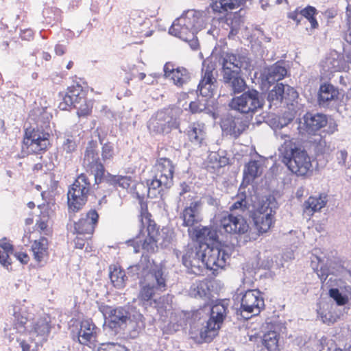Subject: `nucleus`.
I'll use <instances>...</instances> for the list:
<instances>
[{"instance_id": "1", "label": "nucleus", "mask_w": 351, "mask_h": 351, "mask_svg": "<svg viewBox=\"0 0 351 351\" xmlns=\"http://www.w3.org/2000/svg\"><path fill=\"white\" fill-rule=\"evenodd\" d=\"M215 281L204 280L193 283L189 289L190 296L204 301L203 306L193 314L194 322L191 330H199V343H210L218 335L219 330L228 312L226 300H214Z\"/></svg>"}, {"instance_id": "2", "label": "nucleus", "mask_w": 351, "mask_h": 351, "mask_svg": "<svg viewBox=\"0 0 351 351\" xmlns=\"http://www.w3.org/2000/svg\"><path fill=\"white\" fill-rule=\"evenodd\" d=\"M193 230L197 243L195 247L206 252L210 249H217L219 258L223 256L224 261H227L230 258L232 247L219 240L218 230H224L226 232L230 234L243 235L248 232L250 225L247 219L241 215L228 214L227 217H224L221 221L220 228L199 226L193 228Z\"/></svg>"}, {"instance_id": "3", "label": "nucleus", "mask_w": 351, "mask_h": 351, "mask_svg": "<svg viewBox=\"0 0 351 351\" xmlns=\"http://www.w3.org/2000/svg\"><path fill=\"white\" fill-rule=\"evenodd\" d=\"M308 142L285 141L278 148L279 156L288 169L297 176H304L312 167L311 158L306 147L312 143L316 156L329 154L331 149L325 136H314Z\"/></svg>"}, {"instance_id": "4", "label": "nucleus", "mask_w": 351, "mask_h": 351, "mask_svg": "<svg viewBox=\"0 0 351 351\" xmlns=\"http://www.w3.org/2000/svg\"><path fill=\"white\" fill-rule=\"evenodd\" d=\"M136 197L141 205V215L146 213V216L141 219V226L138 234L134 238L126 241L128 246H132L134 253H138L142 249L147 253H154L158 249V242L162 239L160 245L162 247H168L173 239L171 234L160 232L159 227L147 212V203L144 202V195L136 193Z\"/></svg>"}, {"instance_id": "5", "label": "nucleus", "mask_w": 351, "mask_h": 351, "mask_svg": "<svg viewBox=\"0 0 351 351\" xmlns=\"http://www.w3.org/2000/svg\"><path fill=\"white\" fill-rule=\"evenodd\" d=\"M219 257L217 249H210L206 252L194 246L186 250L182 263L189 274L204 276L206 270H210L214 276H217L219 269H223L227 263L224 256Z\"/></svg>"}, {"instance_id": "6", "label": "nucleus", "mask_w": 351, "mask_h": 351, "mask_svg": "<svg viewBox=\"0 0 351 351\" xmlns=\"http://www.w3.org/2000/svg\"><path fill=\"white\" fill-rule=\"evenodd\" d=\"M202 14L195 10L185 11L173 22L169 33L188 43L193 50H197L199 48L197 34L205 25Z\"/></svg>"}, {"instance_id": "7", "label": "nucleus", "mask_w": 351, "mask_h": 351, "mask_svg": "<svg viewBox=\"0 0 351 351\" xmlns=\"http://www.w3.org/2000/svg\"><path fill=\"white\" fill-rule=\"evenodd\" d=\"M298 130L302 135L317 136L320 131L332 135L338 130V124L330 115L308 110L299 118Z\"/></svg>"}, {"instance_id": "8", "label": "nucleus", "mask_w": 351, "mask_h": 351, "mask_svg": "<svg viewBox=\"0 0 351 351\" xmlns=\"http://www.w3.org/2000/svg\"><path fill=\"white\" fill-rule=\"evenodd\" d=\"M264 104L263 94L254 88L247 87L240 95L233 97L228 106L231 110L252 120L254 115L263 110Z\"/></svg>"}, {"instance_id": "9", "label": "nucleus", "mask_w": 351, "mask_h": 351, "mask_svg": "<svg viewBox=\"0 0 351 351\" xmlns=\"http://www.w3.org/2000/svg\"><path fill=\"white\" fill-rule=\"evenodd\" d=\"M93 189L91 183L85 173L77 176L74 182L69 187L67 192V204L69 212L77 213L81 210L88 201V195L97 199L95 193H90Z\"/></svg>"}, {"instance_id": "10", "label": "nucleus", "mask_w": 351, "mask_h": 351, "mask_svg": "<svg viewBox=\"0 0 351 351\" xmlns=\"http://www.w3.org/2000/svg\"><path fill=\"white\" fill-rule=\"evenodd\" d=\"M50 134L36 125L25 129L21 158L28 154H42L50 146ZM21 158V156H19Z\"/></svg>"}, {"instance_id": "11", "label": "nucleus", "mask_w": 351, "mask_h": 351, "mask_svg": "<svg viewBox=\"0 0 351 351\" xmlns=\"http://www.w3.org/2000/svg\"><path fill=\"white\" fill-rule=\"evenodd\" d=\"M181 112L182 110L179 108H167L158 110L149 120L147 128L150 132L155 134H168L173 129H178L179 133L181 134Z\"/></svg>"}, {"instance_id": "12", "label": "nucleus", "mask_w": 351, "mask_h": 351, "mask_svg": "<svg viewBox=\"0 0 351 351\" xmlns=\"http://www.w3.org/2000/svg\"><path fill=\"white\" fill-rule=\"evenodd\" d=\"M262 295L258 289L246 291L241 299V306L237 314L246 320L258 315L265 306Z\"/></svg>"}, {"instance_id": "13", "label": "nucleus", "mask_w": 351, "mask_h": 351, "mask_svg": "<svg viewBox=\"0 0 351 351\" xmlns=\"http://www.w3.org/2000/svg\"><path fill=\"white\" fill-rule=\"evenodd\" d=\"M343 97V90H340L330 82H324L319 87L317 104L320 107L332 109L342 102Z\"/></svg>"}, {"instance_id": "14", "label": "nucleus", "mask_w": 351, "mask_h": 351, "mask_svg": "<svg viewBox=\"0 0 351 351\" xmlns=\"http://www.w3.org/2000/svg\"><path fill=\"white\" fill-rule=\"evenodd\" d=\"M219 62L221 65V70L227 68L232 71L242 72V69L247 70L250 66V60L247 53L242 50L223 52Z\"/></svg>"}, {"instance_id": "15", "label": "nucleus", "mask_w": 351, "mask_h": 351, "mask_svg": "<svg viewBox=\"0 0 351 351\" xmlns=\"http://www.w3.org/2000/svg\"><path fill=\"white\" fill-rule=\"evenodd\" d=\"M252 120L246 117L234 116L229 113L222 119L223 131L237 139L248 127Z\"/></svg>"}, {"instance_id": "16", "label": "nucleus", "mask_w": 351, "mask_h": 351, "mask_svg": "<svg viewBox=\"0 0 351 351\" xmlns=\"http://www.w3.org/2000/svg\"><path fill=\"white\" fill-rule=\"evenodd\" d=\"M164 77L173 81L175 86L182 88L192 80V73L185 67L177 66L171 62H167L163 66Z\"/></svg>"}, {"instance_id": "17", "label": "nucleus", "mask_w": 351, "mask_h": 351, "mask_svg": "<svg viewBox=\"0 0 351 351\" xmlns=\"http://www.w3.org/2000/svg\"><path fill=\"white\" fill-rule=\"evenodd\" d=\"M132 308L127 306L116 308L106 306L104 314L108 315L110 327L115 329L121 328L125 326L128 321H132Z\"/></svg>"}, {"instance_id": "18", "label": "nucleus", "mask_w": 351, "mask_h": 351, "mask_svg": "<svg viewBox=\"0 0 351 351\" xmlns=\"http://www.w3.org/2000/svg\"><path fill=\"white\" fill-rule=\"evenodd\" d=\"M91 173L94 175V186H97V188L101 187V184L106 183L107 187L104 190V193L108 195H110L113 191L117 189L118 175H112L107 171L102 163H97Z\"/></svg>"}, {"instance_id": "19", "label": "nucleus", "mask_w": 351, "mask_h": 351, "mask_svg": "<svg viewBox=\"0 0 351 351\" xmlns=\"http://www.w3.org/2000/svg\"><path fill=\"white\" fill-rule=\"evenodd\" d=\"M224 84L230 88L231 95L236 96L247 88L245 79L242 76V72L232 71L230 69L225 68L221 70Z\"/></svg>"}, {"instance_id": "20", "label": "nucleus", "mask_w": 351, "mask_h": 351, "mask_svg": "<svg viewBox=\"0 0 351 351\" xmlns=\"http://www.w3.org/2000/svg\"><path fill=\"white\" fill-rule=\"evenodd\" d=\"M146 280L155 286L160 291H164L167 288L168 271L165 265L154 262L149 269H147Z\"/></svg>"}, {"instance_id": "21", "label": "nucleus", "mask_w": 351, "mask_h": 351, "mask_svg": "<svg viewBox=\"0 0 351 351\" xmlns=\"http://www.w3.org/2000/svg\"><path fill=\"white\" fill-rule=\"evenodd\" d=\"M322 75L326 76L337 71H341L345 67L343 55L336 50L331 51L320 62Z\"/></svg>"}, {"instance_id": "22", "label": "nucleus", "mask_w": 351, "mask_h": 351, "mask_svg": "<svg viewBox=\"0 0 351 351\" xmlns=\"http://www.w3.org/2000/svg\"><path fill=\"white\" fill-rule=\"evenodd\" d=\"M99 221V214L96 208L90 210L74 223V229L79 234H92Z\"/></svg>"}, {"instance_id": "23", "label": "nucleus", "mask_w": 351, "mask_h": 351, "mask_svg": "<svg viewBox=\"0 0 351 351\" xmlns=\"http://www.w3.org/2000/svg\"><path fill=\"white\" fill-rule=\"evenodd\" d=\"M86 94L82 90L80 85L77 87L68 88L66 93L62 98V101L59 104L58 108L61 110H69L71 108H75L76 106L85 102Z\"/></svg>"}, {"instance_id": "24", "label": "nucleus", "mask_w": 351, "mask_h": 351, "mask_svg": "<svg viewBox=\"0 0 351 351\" xmlns=\"http://www.w3.org/2000/svg\"><path fill=\"white\" fill-rule=\"evenodd\" d=\"M287 74V69L285 66V62L283 60H280L266 68L261 75H263V79L271 84L282 80Z\"/></svg>"}, {"instance_id": "25", "label": "nucleus", "mask_w": 351, "mask_h": 351, "mask_svg": "<svg viewBox=\"0 0 351 351\" xmlns=\"http://www.w3.org/2000/svg\"><path fill=\"white\" fill-rule=\"evenodd\" d=\"M51 329V319L48 316L40 317L34 323L32 333L38 339L37 343L47 341Z\"/></svg>"}, {"instance_id": "26", "label": "nucleus", "mask_w": 351, "mask_h": 351, "mask_svg": "<svg viewBox=\"0 0 351 351\" xmlns=\"http://www.w3.org/2000/svg\"><path fill=\"white\" fill-rule=\"evenodd\" d=\"M220 23L225 29H230L228 38H233L236 36L240 29L243 20L238 12L227 14L224 17L220 19Z\"/></svg>"}, {"instance_id": "27", "label": "nucleus", "mask_w": 351, "mask_h": 351, "mask_svg": "<svg viewBox=\"0 0 351 351\" xmlns=\"http://www.w3.org/2000/svg\"><path fill=\"white\" fill-rule=\"evenodd\" d=\"M156 167V174L166 180V185L172 186L175 169L173 162L167 158H160L157 160Z\"/></svg>"}, {"instance_id": "28", "label": "nucleus", "mask_w": 351, "mask_h": 351, "mask_svg": "<svg viewBox=\"0 0 351 351\" xmlns=\"http://www.w3.org/2000/svg\"><path fill=\"white\" fill-rule=\"evenodd\" d=\"M278 208V203L273 195L263 197L258 203L257 207L250 212V214L265 215L271 213L274 216L276 210Z\"/></svg>"}, {"instance_id": "29", "label": "nucleus", "mask_w": 351, "mask_h": 351, "mask_svg": "<svg viewBox=\"0 0 351 351\" xmlns=\"http://www.w3.org/2000/svg\"><path fill=\"white\" fill-rule=\"evenodd\" d=\"M148 196L151 198H162L164 190L171 188L166 185V180L156 174L152 180H147Z\"/></svg>"}, {"instance_id": "30", "label": "nucleus", "mask_w": 351, "mask_h": 351, "mask_svg": "<svg viewBox=\"0 0 351 351\" xmlns=\"http://www.w3.org/2000/svg\"><path fill=\"white\" fill-rule=\"evenodd\" d=\"M285 84L282 82L276 83L274 87L269 90L267 96L269 109H276L284 102Z\"/></svg>"}, {"instance_id": "31", "label": "nucleus", "mask_w": 351, "mask_h": 351, "mask_svg": "<svg viewBox=\"0 0 351 351\" xmlns=\"http://www.w3.org/2000/svg\"><path fill=\"white\" fill-rule=\"evenodd\" d=\"M217 79H211V80L206 81V78H201L196 90H189V93H193L195 92L197 96H202L208 99L213 97L217 89Z\"/></svg>"}, {"instance_id": "32", "label": "nucleus", "mask_w": 351, "mask_h": 351, "mask_svg": "<svg viewBox=\"0 0 351 351\" xmlns=\"http://www.w3.org/2000/svg\"><path fill=\"white\" fill-rule=\"evenodd\" d=\"M95 325L91 320H82L80 324V328L77 332V339L80 344L88 345L94 338V330Z\"/></svg>"}, {"instance_id": "33", "label": "nucleus", "mask_w": 351, "mask_h": 351, "mask_svg": "<svg viewBox=\"0 0 351 351\" xmlns=\"http://www.w3.org/2000/svg\"><path fill=\"white\" fill-rule=\"evenodd\" d=\"M84 163L89 166L92 171L97 163H101L99 157L98 143L91 140L88 142L84 153Z\"/></svg>"}, {"instance_id": "34", "label": "nucleus", "mask_w": 351, "mask_h": 351, "mask_svg": "<svg viewBox=\"0 0 351 351\" xmlns=\"http://www.w3.org/2000/svg\"><path fill=\"white\" fill-rule=\"evenodd\" d=\"M250 217L259 234L267 232L274 222V216H271V213L265 215L250 214Z\"/></svg>"}, {"instance_id": "35", "label": "nucleus", "mask_w": 351, "mask_h": 351, "mask_svg": "<svg viewBox=\"0 0 351 351\" xmlns=\"http://www.w3.org/2000/svg\"><path fill=\"white\" fill-rule=\"evenodd\" d=\"M245 0H212L210 8L214 13H221L241 6Z\"/></svg>"}, {"instance_id": "36", "label": "nucleus", "mask_w": 351, "mask_h": 351, "mask_svg": "<svg viewBox=\"0 0 351 351\" xmlns=\"http://www.w3.org/2000/svg\"><path fill=\"white\" fill-rule=\"evenodd\" d=\"M109 278L112 285L117 289H122L125 285V282L128 280L126 272L119 266L110 265Z\"/></svg>"}, {"instance_id": "37", "label": "nucleus", "mask_w": 351, "mask_h": 351, "mask_svg": "<svg viewBox=\"0 0 351 351\" xmlns=\"http://www.w3.org/2000/svg\"><path fill=\"white\" fill-rule=\"evenodd\" d=\"M147 267V265L143 263H138L136 265H130L127 269L126 275L128 278H130L131 280L133 281L138 279L140 283H142L143 280L146 282Z\"/></svg>"}, {"instance_id": "38", "label": "nucleus", "mask_w": 351, "mask_h": 351, "mask_svg": "<svg viewBox=\"0 0 351 351\" xmlns=\"http://www.w3.org/2000/svg\"><path fill=\"white\" fill-rule=\"evenodd\" d=\"M261 351H279L278 335L274 331L265 333L261 339Z\"/></svg>"}, {"instance_id": "39", "label": "nucleus", "mask_w": 351, "mask_h": 351, "mask_svg": "<svg viewBox=\"0 0 351 351\" xmlns=\"http://www.w3.org/2000/svg\"><path fill=\"white\" fill-rule=\"evenodd\" d=\"M327 202V195L325 194H319L317 196H310L304 203L305 210L315 213L324 208Z\"/></svg>"}, {"instance_id": "40", "label": "nucleus", "mask_w": 351, "mask_h": 351, "mask_svg": "<svg viewBox=\"0 0 351 351\" xmlns=\"http://www.w3.org/2000/svg\"><path fill=\"white\" fill-rule=\"evenodd\" d=\"M202 126L198 123L190 124L186 129V134L189 141L194 145H200L204 138V132Z\"/></svg>"}, {"instance_id": "41", "label": "nucleus", "mask_w": 351, "mask_h": 351, "mask_svg": "<svg viewBox=\"0 0 351 351\" xmlns=\"http://www.w3.org/2000/svg\"><path fill=\"white\" fill-rule=\"evenodd\" d=\"M260 165L258 162L255 160H251L245 164L243 169V180L248 185L255 178L259 176L258 170Z\"/></svg>"}, {"instance_id": "42", "label": "nucleus", "mask_w": 351, "mask_h": 351, "mask_svg": "<svg viewBox=\"0 0 351 351\" xmlns=\"http://www.w3.org/2000/svg\"><path fill=\"white\" fill-rule=\"evenodd\" d=\"M14 326L19 332H23L26 330L25 324L29 317L27 312L22 308H14Z\"/></svg>"}, {"instance_id": "43", "label": "nucleus", "mask_w": 351, "mask_h": 351, "mask_svg": "<svg viewBox=\"0 0 351 351\" xmlns=\"http://www.w3.org/2000/svg\"><path fill=\"white\" fill-rule=\"evenodd\" d=\"M209 99L204 97L202 99H197L190 102L189 108L192 114L205 112L215 117V112L208 106Z\"/></svg>"}, {"instance_id": "44", "label": "nucleus", "mask_w": 351, "mask_h": 351, "mask_svg": "<svg viewBox=\"0 0 351 351\" xmlns=\"http://www.w3.org/2000/svg\"><path fill=\"white\" fill-rule=\"evenodd\" d=\"M300 12L302 20L303 19H306L310 23L312 29H317L319 27V23L316 19L318 10L315 7L310 5H308L303 8L300 7Z\"/></svg>"}, {"instance_id": "45", "label": "nucleus", "mask_w": 351, "mask_h": 351, "mask_svg": "<svg viewBox=\"0 0 351 351\" xmlns=\"http://www.w3.org/2000/svg\"><path fill=\"white\" fill-rule=\"evenodd\" d=\"M43 17L45 23L51 26L56 24L61 20L60 10L57 8H45L43 12Z\"/></svg>"}, {"instance_id": "46", "label": "nucleus", "mask_w": 351, "mask_h": 351, "mask_svg": "<svg viewBox=\"0 0 351 351\" xmlns=\"http://www.w3.org/2000/svg\"><path fill=\"white\" fill-rule=\"evenodd\" d=\"M209 162L215 164L217 167H223L229 164V158L226 156L225 151L212 152L208 156Z\"/></svg>"}, {"instance_id": "47", "label": "nucleus", "mask_w": 351, "mask_h": 351, "mask_svg": "<svg viewBox=\"0 0 351 351\" xmlns=\"http://www.w3.org/2000/svg\"><path fill=\"white\" fill-rule=\"evenodd\" d=\"M156 291L158 290L155 288V286L147 282L141 288L138 298L142 301L149 302L152 300Z\"/></svg>"}, {"instance_id": "48", "label": "nucleus", "mask_w": 351, "mask_h": 351, "mask_svg": "<svg viewBox=\"0 0 351 351\" xmlns=\"http://www.w3.org/2000/svg\"><path fill=\"white\" fill-rule=\"evenodd\" d=\"M198 213L195 211L190 212L189 210L184 208L180 214V218L182 219V226L184 227H191L195 223H197Z\"/></svg>"}, {"instance_id": "49", "label": "nucleus", "mask_w": 351, "mask_h": 351, "mask_svg": "<svg viewBox=\"0 0 351 351\" xmlns=\"http://www.w3.org/2000/svg\"><path fill=\"white\" fill-rule=\"evenodd\" d=\"M328 295L338 306H343L348 302V296L343 294L338 288H329Z\"/></svg>"}, {"instance_id": "50", "label": "nucleus", "mask_w": 351, "mask_h": 351, "mask_svg": "<svg viewBox=\"0 0 351 351\" xmlns=\"http://www.w3.org/2000/svg\"><path fill=\"white\" fill-rule=\"evenodd\" d=\"M99 140L101 145H102L101 147V156L104 160H106L108 159L112 158L114 156V146L113 144L110 142L103 143V138L99 134Z\"/></svg>"}, {"instance_id": "51", "label": "nucleus", "mask_w": 351, "mask_h": 351, "mask_svg": "<svg viewBox=\"0 0 351 351\" xmlns=\"http://www.w3.org/2000/svg\"><path fill=\"white\" fill-rule=\"evenodd\" d=\"M215 69V64L209 60H205L202 62V77L206 78V81L211 80V79H216L213 76V71Z\"/></svg>"}, {"instance_id": "52", "label": "nucleus", "mask_w": 351, "mask_h": 351, "mask_svg": "<svg viewBox=\"0 0 351 351\" xmlns=\"http://www.w3.org/2000/svg\"><path fill=\"white\" fill-rule=\"evenodd\" d=\"M298 97V93L294 88L285 84L284 101L286 105L293 104V102L295 101Z\"/></svg>"}, {"instance_id": "53", "label": "nucleus", "mask_w": 351, "mask_h": 351, "mask_svg": "<svg viewBox=\"0 0 351 351\" xmlns=\"http://www.w3.org/2000/svg\"><path fill=\"white\" fill-rule=\"evenodd\" d=\"M92 108L93 103L91 100H87L86 97L85 102H82L80 105L75 106L77 116L79 117H86L91 112Z\"/></svg>"}, {"instance_id": "54", "label": "nucleus", "mask_w": 351, "mask_h": 351, "mask_svg": "<svg viewBox=\"0 0 351 351\" xmlns=\"http://www.w3.org/2000/svg\"><path fill=\"white\" fill-rule=\"evenodd\" d=\"M49 241L45 237H40L39 239L35 240L32 245V251H44L48 250Z\"/></svg>"}, {"instance_id": "55", "label": "nucleus", "mask_w": 351, "mask_h": 351, "mask_svg": "<svg viewBox=\"0 0 351 351\" xmlns=\"http://www.w3.org/2000/svg\"><path fill=\"white\" fill-rule=\"evenodd\" d=\"M58 154L56 152L55 153H49V160L43 161V167L46 168L45 172L51 171H53L55 167H56V165L55 164V161L58 160Z\"/></svg>"}, {"instance_id": "56", "label": "nucleus", "mask_w": 351, "mask_h": 351, "mask_svg": "<svg viewBox=\"0 0 351 351\" xmlns=\"http://www.w3.org/2000/svg\"><path fill=\"white\" fill-rule=\"evenodd\" d=\"M76 147L77 144L74 139L72 138H66L62 143V149L67 154H70L74 152Z\"/></svg>"}, {"instance_id": "57", "label": "nucleus", "mask_w": 351, "mask_h": 351, "mask_svg": "<svg viewBox=\"0 0 351 351\" xmlns=\"http://www.w3.org/2000/svg\"><path fill=\"white\" fill-rule=\"evenodd\" d=\"M132 182V178L130 176H120L118 175L117 183V189L118 187H121L122 189H128L130 187V184Z\"/></svg>"}, {"instance_id": "58", "label": "nucleus", "mask_w": 351, "mask_h": 351, "mask_svg": "<svg viewBox=\"0 0 351 351\" xmlns=\"http://www.w3.org/2000/svg\"><path fill=\"white\" fill-rule=\"evenodd\" d=\"M346 14L348 19V32L345 35V40L347 43L351 44V8L349 4L347 5L346 8Z\"/></svg>"}, {"instance_id": "59", "label": "nucleus", "mask_w": 351, "mask_h": 351, "mask_svg": "<svg viewBox=\"0 0 351 351\" xmlns=\"http://www.w3.org/2000/svg\"><path fill=\"white\" fill-rule=\"evenodd\" d=\"M313 269L316 271L322 283L324 284L329 275V268L326 265H322L319 269L317 268L315 269L314 267Z\"/></svg>"}, {"instance_id": "60", "label": "nucleus", "mask_w": 351, "mask_h": 351, "mask_svg": "<svg viewBox=\"0 0 351 351\" xmlns=\"http://www.w3.org/2000/svg\"><path fill=\"white\" fill-rule=\"evenodd\" d=\"M291 121V119H289L288 121L284 117H278L274 118L271 120L273 123V127L275 129H281L285 126L287 125V124Z\"/></svg>"}, {"instance_id": "61", "label": "nucleus", "mask_w": 351, "mask_h": 351, "mask_svg": "<svg viewBox=\"0 0 351 351\" xmlns=\"http://www.w3.org/2000/svg\"><path fill=\"white\" fill-rule=\"evenodd\" d=\"M300 7H298L295 10L289 12L287 14V17L289 19L293 20L296 23L297 25L300 24L302 21V16L300 15Z\"/></svg>"}, {"instance_id": "62", "label": "nucleus", "mask_w": 351, "mask_h": 351, "mask_svg": "<svg viewBox=\"0 0 351 351\" xmlns=\"http://www.w3.org/2000/svg\"><path fill=\"white\" fill-rule=\"evenodd\" d=\"M0 247L3 250L2 252L8 253V254H14V246L7 241L6 238L0 240Z\"/></svg>"}, {"instance_id": "63", "label": "nucleus", "mask_w": 351, "mask_h": 351, "mask_svg": "<svg viewBox=\"0 0 351 351\" xmlns=\"http://www.w3.org/2000/svg\"><path fill=\"white\" fill-rule=\"evenodd\" d=\"M34 254V258L38 263H41L42 261H44L45 259H47L49 256V252L48 250H44V251H32Z\"/></svg>"}, {"instance_id": "64", "label": "nucleus", "mask_w": 351, "mask_h": 351, "mask_svg": "<svg viewBox=\"0 0 351 351\" xmlns=\"http://www.w3.org/2000/svg\"><path fill=\"white\" fill-rule=\"evenodd\" d=\"M116 343H101L97 349L96 351H115Z\"/></svg>"}]
</instances>
